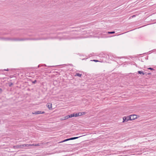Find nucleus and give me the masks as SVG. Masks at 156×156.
Masks as SVG:
<instances>
[{"label":"nucleus","instance_id":"1","mask_svg":"<svg viewBox=\"0 0 156 156\" xmlns=\"http://www.w3.org/2000/svg\"><path fill=\"white\" fill-rule=\"evenodd\" d=\"M0 39L4 41L11 40L12 41H22L30 40L28 38H12L9 37H0Z\"/></svg>","mask_w":156,"mask_h":156},{"label":"nucleus","instance_id":"2","mask_svg":"<svg viewBox=\"0 0 156 156\" xmlns=\"http://www.w3.org/2000/svg\"><path fill=\"white\" fill-rule=\"evenodd\" d=\"M79 137H72V138L67 139H65L63 140H62L61 142H59V143H60L65 142L68 141V140L76 139L78 138Z\"/></svg>","mask_w":156,"mask_h":156},{"label":"nucleus","instance_id":"3","mask_svg":"<svg viewBox=\"0 0 156 156\" xmlns=\"http://www.w3.org/2000/svg\"><path fill=\"white\" fill-rule=\"evenodd\" d=\"M130 120H133L137 118V115H130L129 117Z\"/></svg>","mask_w":156,"mask_h":156},{"label":"nucleus","instance_id":"4","mask_svg":"<svg viewBox=\"0 0 156 156\" xmlns=\"http://www.w3.org/2000/svg\"><path fill=\"white\" fill-rule=\"evenodd\" d=\"M45 113V112L44 111H38L36 112H33L32 114H44Z\"/></svg>","mask_w":156,"mask_h":156},{"label":"nucleus","instance_id":"5","mask_svg":"<svg viewBox=\"0 0 156 156\" xmlns=\"http://www.w3.org/2000/svg\"><path fill=\"white\" fill-rule=\"evenodd\" d=\"M129 116L126 117H124L123 118V122H127L128 120H130V119H129Z\"/></svg>","mask_w":156,"mask_h":156},{"label":"nucleus","instance_id":"6","mask_svg":"<svg viewBox=\"0 0 156 156\" xmlns=\"http://www.w3.org/2000/svg\"><path fill=\"white\" fill-rule=\"evenodd\" d=\"M39 144H25V147H28L31 146H39Z\"/></svg>","mask_w":156,"mask_h":156},{"label":"nucleus","instance_id":"7","mask_svg":"<svg viewBox=\"0 0 156 156\" xmlns=\"http://www.w3.org/2000/svg\"><path fill=\"white\" fill-rule=\"evenodd\" d=\"M47 106L49 110L52 109V104L51 103H49L47 104Z\"/></svg>","mask_w":156,"mask_h":156},{"label":"nucleus","instance_id":"8","mask_svg":"<svg viewBox=\"0 0 156 156\" xmlns=\"http://www.w3.org/2000/svg\"><path fill=\"white\" fill-rule=\"evenodd\" d=\"M25 144H23V145H20L16 146H14V147L15 148H20V147H25Z\"/></svg>","mask_w":156,"mask_h":156},{"label":"nucleus","instance_id":"9","mask_svg":"<svg viewBox=\"0 0 156 156\" xmlns=\"http://www.w3.org/2000/svg\"><path fill=\"white\" fill-rule=\"evenodd\" d=\"M138 73L139 74H142L143 75H146V73L145 72H143L142 71H138Z\"/></svg>","mask_w":156,"mask_h":156},{"label":"nucleus","instance_id":"10","mask_svg":"<svg viewBox=\"0 0 156 156\" xmlns=\"http://www.w3.org/2000/svg\"><path fill=\"white\" fill-rule=\"evenodd\" d=\"M79 116H80L82 115H84L86 114V112H79Z\"/></svg>","mask_w":156,"mask_h":156},{"label":"nucleus","instance_id":"11","mask_svg":"<svg viewBox=\"0 0 156 156\" xmlns=\"http://www.w3.org/2000/svg\"><path fill=\"white\" fill-rule=\"evenodd\" d=\"M82 75L81 74H80L79 73H76L75 75V76H78L79 77H81L82 76Z\"/></svg>","mask_w":156,"mask_h":156},{"label":"nucleus","instance_id":"12","mask_svg":"<svg viewBox=\"0 0 156 156\" xmlns=\"http://www.w3.org/2000/svg\"><path fill=\"white\" fill-rule=\"evenodd\" d=\"M74 115V113L70 115H69V117H70V118H71V117H75Z\"/></svg>","mask_w":156,"mask_h":156},{"label":"nucleus","instance_id":"13","mask_svg":"<svg viewBox=\"0 0 156 156\" xmlns=\"http://www.w3.org/2000/svg\"><path fill=\"white\" fill-rule=\"evenodd\" d=\"M74 116L75 117H77L78 116H79V113H76L75 114L74 113Z\"/></svg>","mask_w":156,"mask_h":156},{"label":"nucleus","instance_id":"14","mask_svg":"<svg viewBox=\"0 0 156 156\" xmlns=\"http://www.w3.org/2000/svg\"><path fill=\"white\" fill-rule=\"evenodd\" d=\"M115 31H112V32H108V34H113L115 33Z\"/></svg>","mask_w":156,"mask_h":156},{"label":"nucleus","instance_id":"15","mask_svg":"<svg viewBox=\"0 0 156 156\" xmlns=\"http://www.w3.org/2000/svg\"><path fill=\"white\" fill-rule=\"evenodd\" d=\"M69 115L66 116L65 118V119H68V118H70V117H69Z\"/></svg>","mask_w":156,"mask_h":156},{"label":"nucleus","instance_id":"16","mask_svg":"<svg viewBox=\"0 0 156 156\" xmlns=\"http://www.w3.org/2000/svg\"><path fill=\"white\" fill-rule=\"evenodd\" d=\"M148 69H150V70H154V69H153V68H151V67L148 68Z\"/></svg>","mask_w":156,"mask_h":156},{"label":"nucleus","instance_id":"17","mask_svg":"<svg viewBox=\"0 0 156 156\" xmlns=\"http://www.w3.org/2000/svg\"><path fill=\"white\" fill-rule=\"evenodd\" d=\"M13 83H9V87H10V86H11L12 85H13Z\"/></svg>","mask_w":156,"mask_h":156},{"label":"nucleus","instance_id":"18","mask_svg":"<svg viewBox=\"0 0 156 156\" xmlns=\"http://www.w3.org/2000/svg\"><path fill=\"white\" fill-rule=\"evenodd\" d=\"M8 70H8V69H4L3 70H1V71H8Z\"/></svg>","mask_w":156,"mask_h":156},{"label":"nucleus","instance_id":"19","mask_svg":"<svg viewBox=\"0 0 156 156\" xmlns=\"http://www.w3.org/2000/svg\"><path fill=\"white\" fill-rule=\"evenodd\" d=\"M36 82H37L36 80H34V81H33V82H32V83H34H34H35Z\"/></svg>","mask_w":156,"mask_h":156},{"label":"nucleus","instance_id":"20","mask_svg":"<svg viewBox=\"0 0 156 156\" xmlns=\"http://www.w3.org/2000/svg\"><path fill=\"white\" fill-rule=\"evenodd\" d=\"M94 61L95 62H98V61L97 60H94Z\"/></svg>","mask_w":156,"mask_h":156},{"label":"nucleus","instance_id":"21","mask_svg":"<svg viewBox=\"0 0 156 156\" xmlns=\"http://www.w3.org/2000/svg\"><path fill=\"white\" fill-rule=\"evenodd\" d=\"M2 91V90L0 88V92H1Z\"/></svg>","mask_w":156,"mask_h":156},{"label":"nucleus","instance_id":"22","mask_svg":"<svg viewBox=\"0 0 156 156\" xmlns=\"http://www.w3.org/2000/svg\"><path fill=\"white\" fill-rule=\"evenodd\" d=\"M40 66V65H39L38 66V67H39Z\"/></svg>","mask_w":156,"mask_h":156},{"label":"nucleus","instance_id":"23","mask_svg":"<svg viewBox=\"0 0 156 156\" xmlns=\"http://www.w3.org/2000/svg\"><path fill=\"white\" fill-rule=\"evenodd\" d=\"M4 34V35H5V34Z\"/></svg>","mask_w":156,"mask_h":156},{"label":"nucleus","instance_id":"24","mask_svg":"<svg viewBox=\"0 0 156 156\" xmlns=\"http://www.w3.org/2000/svg\"><path fill=\"white\" fill-rule=\"evenodd\" d=\"M67 145H72V144H68Z\"/></svg>","mask_w":156,"mask_h":156},{"label":"nucleus","instance_id":"25","mask_svg":"<svg viewBox=\"0 0 156 156\" xmlns=\"http://www.w3.org/2000/svg\"><path fill=\"white\" fill-rule=\"evenodd\" d=\"M150 74V73H148V74Z\"/></svg>","mask_w":156,"mask_h":156}]
</instances>
